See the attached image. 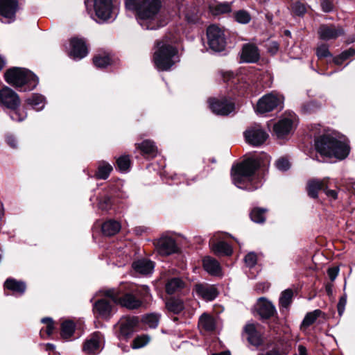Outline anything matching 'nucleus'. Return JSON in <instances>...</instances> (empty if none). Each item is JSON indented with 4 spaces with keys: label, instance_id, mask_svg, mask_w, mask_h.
I'll return each instance as SVG.
<instances>
[{
    "label": "nucleus",
    "instance_id": "f257e3e1",
    "mask_svg": "<svg viewBox=\"0 0 355 355\" xmlns=\"http://www.w3.org/2000/svg\"><path fill=\"white\" fill-rule=\"evenodd\" d=\"M162 7L160 0H126L125 8L136 12L137 20L145 29L154 30L162 25L157 16Z\"/></svg>",
    "mask_w": 355,
    "mask_h": 355
},
{
    "label": "nucleus",
    "instance_id": "f03ea898",
    "mask_svg": "<svg viewBox=\"0 0 355 355\" xmlns=\"http://www.w3.org/2000/svg\"><path fill=\"white\" fill-rule=\"evenodd\" d=\"M99 293L102 296L110 297L114 304L128 309H137L142 304L137 296V290L131 284L123 285L117 288L102 290Z\"/></svg>",
    "mask_w": 355,
    "mask_h": 355
},
{
    "label": "nucleus",
    "instance_id": "7ed1b4c3",
    "mask_svg": "<svg viewBox=\"0 0 355 355\" xmlns=\"http://www.w3.org/2000/svg\"><path fill=\"white\" fill-rule=\"evenodd\" d=\"M316 150L324 157L345 159L349 153L348 144L336 139L331 135H324L315 140Z\"/></svg>",
    "mask_w": 355,
    "mask_h": 355
},
{
    "label": "nucleus",
    "instance_id": "20e7f679",
    "mask_svg": "<svg viewBox=\"0 0 355 355\" xmlns=\"http://www.w3.org/2000/svg\"><path fill=\"white\" fill-rule=\"evenodd\" d=\"M259 167L257 159L249 158L232 168V178L234 184L240 189H248L245 184L252 180L255 171Z\"/></svg>",
    "mask_w": 355,
    "mask_h": 355
},
{
    "label": "nucleus",
    "instance_id": "39448f33",
    "mask_svg": "<svg viewBox=\"0 0 355 355\" xmlns=\"http://www.w3.org/2000/svg\"><path fill=\"white\" fill-rule=\"evenodd\" d=\"M5 78L9 84L17 87L27 85L28 90L33 89L38 83V78L24 68L13 67L8 69L5 73Z\"/></svg>",
    "mask_w": 355,
    "mask_h": 355
},
{
    "label": "nucleus",
    "instance_id": "423d86ee",
    "mask_svg": "<svg viewBox=\"0 0 355 355\" xmlns=\"http://www.w3.org/2000/svg\"><path fill=\"white\" fill-rule=\"evenodd\" d=\"M177 51L169 44L157 43V49L153 56L155 67L161 71L168 70L177 62Z\"/></svg>",
    "mask_w": 355,
    "mask_h": 355
},
{
    "label": "nucleus",
    "instance_id": "0eeeda50",
    "mask_svg": "<svg viewBox=\"0 0 355 355\" xmlns=\"http://www.w3.org/2000/svg\"><path fill=\"white\" fill-rule=\"evenodd\" d=\"M0 103L12 110L10 114L12 121H21L26 118V112L15 110L20 105V99L19 96L10 88L5 87L0 90Z\"/></svg>",
    "mask_w": 355,
    "mask_h": 355
},
{
    "label": "nucleus",
    "instance_id": "6e6552de",
    "mask_svg": "<svg viewBox=\"0 0 355 355\" xmlns=\"http://www.w3.org/2000/svg\"><path fill=\"white\" fill-rule=\"evenodd\" d=\"M85 3L88 12L93 8L96 21L104 22L112 18V0H86Z\"/></svg>",
    "mask_w": 355,
    "mask_h": 355
},
{
    "label": "nucleus",
    "instance_id": "1a4fd4ad",
    "mask_svg": "<svg viewBox=\"0 0 355 355\" xmlns=\"http://www.w3.org/2000/svg\"><path fill=\"white\" fill-rule=\"evenodd\" d=\"M209 47L215 51H223L226 45L224 31L216 25H211L207 30Z\"/></svg>",
    "mask_w": 355,
    "mask_h": 355
},
{
    "label": "nucleus",
    "instance_id": "9d476101",
    "mask_svg": "<svg viewBox=\"0 0 355 355\" xmlns=\"http://www.w3.org/2000/svg\"><path fill=\"white\" fill-rule=\"evenodd\" d=\"M245 141L252 146L262 145L268 139V133L259 124L248 127L243 132Z\"/></svg>",
    "mask_w": 355,
    "mask_h": 355
},
{
    "label": "nucleus",
    "instance_id": "9b49d317",
    "mask_svg": "<svg viewBox=\"0 0 355 355\" xmlns=\"http://www.w3.org/2000/svg\"><path fill=\"white\" fill-rule=\"evenodd\" d=\"M283 97L274 93H269L262 96L257 102L256 112L264 114L272 111L281 105Z\"/></svg>",
    "mask_w": 355,
    "mask_h": 355
},
{
    "label": "nucleus",
    "instance_id": "f8f14e48",
    "mask_svg": "<svg viewBox=\"0 0 355 355\" xmlns=\"http://www.w3.org/2000/svg\"><path fill=\"white\" fill-rule=\"evenodd\" d=\"M93 311L98 318L109 319L114 313L115 309L108 300L101 298L94 303Z\"/></svg>",
    "mask_w": 355,
    "mask_h": 355
},
{
    "label": "nucleus",
    "instance_id": "ddd939ff",
    "mask_svg": "<svg viewBox=\"0 0 355 355\" xmlns=\"http://www.w3.org/2000/svg\"><path fill=\"white\" fill-rule=\"evenodd\" d=\"M295 119V114L289 112L275 124L273 129L277 137H284L291 131Z\"/></svg>",
    "mask_w": 355,
    "mask_h": 355
},
{
    "label": "nucleus",
    "instance_id": "4468645a",
    "mask_svg": "<svg viewBox=\"0 0 355 355\" xmlns=\"http://www.w3.org/2000/svg\"><path fill=\"white\" fill-rule=\"evenodd\" d=\"M158 253L163 256H168L178 251V246L175 240L169 236H163L154 243Z\"/></svg>",
    "mask_w": 355,
    "mask_h": 355
},
{
    "label": "nucleus",
    "instance_id": "2eb2a0df",
    "mask_svg": "<svg viewBox=\"0 0 355 355\" xmlns=\"http://www.w3.org/2000/svg\"><path fill=\"white\" fill-rule=\"evenodd\" d=\"M255 309L261 318L268 319L277 314L275 306L265 297H260L255 305Z\"/></svg>",
    "mask_w": 355,
    "mask_h": 355
},
{
    "label": "nucleus",
    "instance_id": "dca6fc26",
    "mask_svg": "<svg viewBox=\"0 0 355 355\" xmlns=\"http://www.w3.org/2000/svg\"><path fill=\"white\" fill-rule=\"evenodd\" d=\"M70 46L69 56L74 60H80L88 53L87 47L82 39L72 38L70 41Z\"/></svg>",
    "mask_w": 355,
    "mask_h": 355
},
{
    "label": "nucleus",
    "instance_id": "f3484780",
    "mask_svg": "<svg viewBox=\"0 0 355 355\" xmlns=\"http://www.w3.org/2000/svg\"><path fill=\"white\" fill-rule=\"evenodd\" d=\"M209 103L212 112L219 115H227L234 109V104L227 99H209Z\"/></svg>",
    "mask_w": 355,
    "mask_h": 355
},
{
    "label": "nucleus",
    "instance_id": "a211bd4d",
    "mask_svg": "<svg viewBox=\"0 0 355 355\" xmlns=\"http://www.w3.org/2000/svg\"><path fill=\"white\" fill-rule=\"evenodd\" d=\"M20 1L0 0V17L9 20L12 19L19 8Z\"/></svg>",
    "mask_w": 355,
    "mask_h": 355
},
{
    "label": "nucleus",
    "instance_id": "6ab92c4d",
    "mask_svg": "<svg viewBox=\"0 0 355 355\" xmlns=\"http://www.w3.org/2000/svg\"><path fill=\"white\" fill-rule=\"evenodd\" d=\"M343 33V29L340 26L333 24L321 25L318 30L320 37L324 40L336 39Z\"/></svg>",
    "mask_w": 355,
    "mask_h": 355
},
{
    "label": "nucleus",
    "instance_id": "aec40b11",
    "mask_svg": "<svg viewBox=\"0 0 355 355\" xmlns=\"http://www.w3.org/2000/svg\"><path fill=\"white\" fill-rule=\"evenodd\" d=\"M194 291L199 297L206 301H212L218 295L217 289L213 285L196 284Z\"/></svg>",
    "mask_w": 355,
    "mask_h": 355
},
{
    "label": "nucleus",
    "instance_id": "412c9836",
    "mask_svg": "<svg viewBox=\"0 0 355 355\" xmlns=\"http://www.w3.org/2000/svg\"><path fill=\"white\" fill-rule=\"evenodd\" d=\"M61 330L62 333H74L85 331L86 329L82 320H65L61 323Z\"/></svg>",
    "mask_w": 355,
    "mask_h": 355
},
{
    "label": "nucleus",
    "instance_id": "4be33fe9",
    "mask_svg": "<svg viewBox=\"0 0 355 355\" xmlns=\"http://www.w3.org/2000/svg\"><path fill=\"white\" fill-rule=\"evenodd\" d=\"M259 58L257 47L251 44H245L243 47L241 59L246 62H255Z\"/></svg>",
    "mask_w": 355,
    "mask_h": 355
},
{
    "label": "nucleus",
    "instance_id": "5701e85b",
    "mask_svg": "<svg viewBox=\"0 0 355 355\" xmlns=\"http://www.w3.org/2000/svg\"><path fill=\"white\" fill-rule=\"evenodd\" d=\"M101 348V337L98 334H94L90 338L87 340L83 345V351L87 354H94L100 352Z\"/></svg>",
    "mask_w": 355,
    "mask_h": 355
},
{
    "label": "nucleus",
    "instance_id": "b1692460",
    "mask_svg": "<svg viewBox=\"0 0 355 355\" xmlns=\"http://www.w3.org/2000/svg\"><path fill=\"white\" fill-rule=\"evenodd\" d=\"M329 182V178H325L322 180H311L307 183L308 194L311 198H317L318 191L324 189L326 184Z\"/></svg>",
    "mask_w": 355,
    "mask_h": 355
},
{
    "label": "nucleus",
    "instance_id": "393cba45",
    "mask_svg": "<svg viewBox=\"0 0 355 355\" xmlns=\"http://www.w3.org/2000/svg\"><path fill=\"white\" fill-rule=\"evenodd\" d=\"M217 323L214 318L209 314L204 313L198 320V327L205 331H214L216 330Z\"/></svg>",
    "mask_w": 355,
    "mask_h": 355
},
{
    "label": "nucleus",
    "instance_id": "a878e982",
    "mask_svg": "<svg viewBox=\"0 0 355 355\" xmlns=\"http://www.w3.org/2000/svg\"><path fill=\"white\" fill-rule=\"evenodd\" d=\"M154 263L148 259H139L132 263L133 269L138 273L141 275H148L151 273L154 269Z\"/></svg>",
    "mask_w": 355,
    "mask_h": 355
},
{
    "label": "nucleus",
    "instance_id": "bb28decb",
    "mask_svg": "<svg viewBox=\"0 0 355 355\" xmlns=\"http://www.w3.org/2000/svg\"><path fill=\"white\" fill-rule=\"evenodd\" d=\"M138 324V318L135 317L122 318L118 322L120 333H130Z\"/></svg>",
    "mask_w": 355,
    "mask_h": 355
},
{
    "label": "nucleus",
    "instance_id": "cd10ccee",
    "mask_svg": "<svg viewBox=\"0 0 355 355\" xmlns=\"http://www.w3.org/2000/svg\"><path fill=\"white\" fill-rule=\"evenodd\" d=\"M121 224L114 220H109L102 225V232L105 236H113L121 230Z\"/></svg>",
    "mask_w": 355,
    "mask_h": 355
},
{
    "label": "nucleus",
    "instance_id": "c85d7f7f",
    "mask_svg": "<svg viewBox=\"0 0 355 355\" xmlns=\"http://www.w3.org/2000/svg\"><path fill=\"white\" fill-rule=\"evenodd\" d=\"M203 266L205 270L211 275H218L220 273L219 263L210 257H207L203 259Z\"/></svg>",
    "mask_w": 355,
    "mask_h": 355
},
{
    "label": "nucleus",
    "instance_id": "c756f323",
    "mask_svg": "<svg viewBox=\"0 0 355 355\" xmlns=\"http://www.w3.org/2000/svg\"><path fill=\"white\" fill-rule=\"evenodd\" d=\"M4 286L7 289L19 294H23L26 290V284L24 282L17 281L12 278H9L5 282Z\"/></svg>",
    "mask_w": 355,
    "mask_h": 355
},
{
    "label": "nucleus",
    "instance_id": "7c9ffc66",
    "mask_svg": "<svg viewBox=\"0 0 355 355\" xmlns=\"http://www.w3.org/2000/svg\"><path fill=\"white\" fill-rule=\"evenodd\" d=\"M249 345H251L255 348H258L260 346L265 345H268L266 338L264 334H245Z\"/></svg>",
    "mask_w": 355,
    "mask_h": 355
},
{
    "label": "nucleus",
    "instance_id": "2f4dec72",
    "mask_svg": "<svg viewBox=\"0 0 355 355\" xmlns=\"http://www.w3.org/2000/svg\"><path fill=\"white\" fill-rule=\"evenodd\" d=\"M28 105H31L37 111L42 110L45 105V99L44 96L38 94H33L31 97L26 99Z\"/></svg>",
    "mask_w": 355,
    "mask_h": 355
},
{
    "label": "nucleus",
    "instance_id": "473e14b6",
    "mask_svg": "<svg viewBox=\"0 0 355 355\" xmlns=\"http://www.w3.org/2000/svg\"><path fill=\"white\" fill-rule=\"evenodd\" d=\"M322 312L319 309H316V310H314L313 311L308 313L305 315V317L301 324V330L305 331L307 327H309L310 325H311L312 324H313L315 322V321L316 320V319L318 318H319L320 315H322Z\"/></svg>",
    "mask_w": 355,
    "mask_h": 355
},
{
    "label": "nucleus",
    "instance_id": "72a5a7b5",
    "mask_svg": "<svg viewBox=\"0 0 355 355\" xmlns=\"http://www.w3.org/2000/svg\"><path fill=\"white\" fill-rule=\"evenodd\" d=\"M184 286V283L180 278H173L166 284V291L168 294H173L180 291Z\"/></svg>",
    "mask_w": 355,
    "mask_h": 355
},
{
    "label": "nucleus",
    "instance_id": "f704fd0d",
    "mask_svg": "<svg viewBox=\"0 0 355 355\" xmlns=\"http://www.w3.org/2000/svg\"><path fill=\"white\" fill-rule=\"evenodd\" d=\"M138 148L145 155L150 157H155L157 154V147L155 146L154 142L150 140H145L140 144H138Z\"/></svg>",
    "mask_w": 355,
    "mask_h": 355
},
{
    "label": "nucleus",
    "instance_id": "c9c22d12",
    "mask_svg": "<svg viewBox=\"0 0 355 355\" xmlns=\"http://www.w3.org/2000/svg\"><path fill=\"white\" fill-rule=\"evenodd\" d=\"M212 250L217 255H227L232 254V250L231 247L226 243L220 241L213 245Z\"/></svg>",
    "mask_w": 355,
    "mask_h": 355
},
{
    "label": "nucleus",
    "instance_id": "e433bc0d",
    "mask_svg": "<svg viewBox=\"0 0 355 355\" xmlns=\"http://www.w3.org/2000/svg\"><path fill=\"white\" fill-rule=\"evenodd\" d=\"M112 171V166L110 164L105 162H102L99 164L98 171L96 173V177L98 179L105 180L108 178Z\"/></svg>",
    "mask_w": 355,
    "mask_h": 355
},
{
    "label": "nucleus",
    "instance_id": "4c0bfd02",
    "mask_svg": "<svg viewBox=\"0 0 355 355\" xmlns=\"http://www.w3.org/2000/svg\"><path fill=\"white\" fill-rule=\"evenodd\" d=\"M166 306L169 311L174 313H179L184 309L182 301L175 298L169 299L166 303Z\"/></svg>",
    "mask_w": 355,
    "mask_h": 355
},
{
    "label": "nucleus",
    "instance_id": "58836bf2",
    "mask_svg": "<svg viewBox=\"0 0 355 355\" xmlns=\"http://www.w3.org/2000/svg\"><path fill=\"white\" fill-rule=\"evenodd\" d=\"M150 340L147 334L137 335L132 340L131 347L132 349H139L146 346Z\"/></svg>",
    "mask_w": 355,
    "mask_h": 355
},
{
    "label": "nucleus",
    "instance_id": "ea45409f",
    "mask_svg": "<svg viewBox=\"0 0 355 355\" xmlns=\"http://www.w3.org/2000/svg\"><path fill=\"white\" fill-rule=\"evenodd\" d=\"M159 321V315L157 313H149L143 316V323L150 328H155Z\"/></svg>",
    "mask_w": 355,
    "mask_h": 355
},
{
    "label": "nucleus",
    "instance_id": "a19ab883",
    "mask_svg": "<svg viewBox=\"0 0 355 355\" xmlns=\"http://www.w3.org/2000/svg\"><path fill=\"white\" fill-rule=\"evenodd\" d=\"M234 17L236 21L242 24H248L251 20L250 14L245 10H239L235 12Z\"/></svg>",
    "mask_w": 355,
    "mask_h": 355
},
{
    "label": "nucleus",
    "instance_id": "79ce46f5",
    "mask_svg": "<svg viewBox=\"0 0 355 355\" xmlns=\"http://www.w3.org/2000/svg\"><path fill=\"white\" fill-rule=\"evenodd\" d=\"M266 211V209H260V208H254L252 210L250 213V218L252 221L261 223L265 221V216L264 213Z\"/></svg>",
    "mask_w": 355,
    "mask_h": 355
},
{
    "label": "nucleus",
    "instance_id": "37998d69",
    "mask_svg": "<svg viewBox=\"0 0 355 355\" xmlns=\"http://www.w3.org/2000/svg\"><path fill=\"white\" fill-rule=\"evenodd\" d=\"M93 62L96 67L104 68L110 64V58L107 55H96Z\"/></svg>",
    "mask_w": 355,
    "mask_h": 355
},
{
    "label": "nucleus",
    "instance_id": "c03bdc74",
    "mask_svg": "<svg viewBox=\"0 0 355 355\" xmlns=\"http://www.w3.org/2000/svg\"><path fill=\"white\" fill-rule=\"evenodd\" d=\"M130 166V160L128 156L123 155L116 159V166L121 172H127Z\"/></svg>",
    "mask_w": 355,
    "mask_h": 355
},
{
    "label": "nucleus",
    "instance_id": "a18cd8bd",
    "mask_svg": "<svg viewBox=\"0 0 355 355\" xmlns=\"http://www.w3.org/2000/svg\"><path fill=\"white\" fill-rule=\"evenodd\" d=\"M293 292L291 290H286L282 292L279 298V304L281 306L286 308L291 302Z\"/></svg>",
    "mask_w": 355,
    "mask_h": 355
},
{
    "label": "nucleus",
    "instance_id": "49530a36",
    "mask_svg": "<svg viewBox=\"0 0 355 355\" xmlns=\"http://www.w3.org/2000/svg\"><path fill=\"white\" fill-rule=\"evenodd\" d=\"M244 262L249 268L254 267L257 262V256L254 252H249L244 257Z\"/></svg>",
    "mask_w": 355,
    "mask_h": 355
},
{
    "label": "nucleus",
    "instance_id": "de8ad7c7",
    "mask_svg": "<svg viewBox=\"0 0 355 355\" xmlns=\"http://www.w3.org/2000/svg\"><path fill=\"white\" fill-rule=\"evenodd\" d=\"M232 10L231 3H223L216 6L214 14L219 15L223 13L230 12Z\"/></svg>",
    "mask_w": 355,
    "mask_h": 355
},
{
    "label": "nucleus",
    "instance_id": "09e8293b",
    "mask_svg": "<svg viewBox=\"0 0 355 355\" xmlns=\"http://www.w3.org/2000/svg\"><path fill=\"white\" fill-rule=\"evenodd\" d=\"M276 167L282 171H287L290 168V163L287 159L280 158L275 163Z\"/></svg>",
    "mask_w": 355,
    "mask_h": 355
},
{
    "label": "nucleus",
    "instance_id": "8fccbe9b",
    "mask_svg": "<svg viewBox=\"0 0 355 355\" xmlns=\"http://www.w3.org/2000/svg\"><path fill=\"white\" fill-rule=\"evenodd\" d=\"M346 304H347V295H346V294H344L343 296H342L340 298L339 302L337 305L339 315H342L343 313H344Z\"/></svg>",
    "mask_w": 355,
    "mask_h": 355
},
{
    "label": "nucleus",
    "instance_id": "3c124183",
    "mask_svg": "<svg viewBox=\"0 0 355 355\" xmlns=\"http://www.w3.org/2000/svg\"><path fill=\"white\" fill-rule=\"evenodd\" d=\"M293 10L297 15H302L306 12V7L301 3H295L293 6Z\"/></svg>",
    "mask_w": 355,
    "mask_h": 355
},
{
    "label": "nucleus",
    "instance_id": "603ef678",
    "mask_svg": "<svg viewBox=\"0 0 355 355\" xmlns=\"http://www.w3.org/2000/svg\"><path fill=\"white\" fill-rule=\"evenodd\" d=\"M317 55L319 58H325L330 55L328 47L325 45H321L317 49Z\"/></svg>",
    "mask_w": 355,
    "mask_h": 355
},
{
    "label": "nucleus",
    "instance_id": "864d4df0",
    "mask_svg": "<svg viewBox=\"0 0 355 355\" xmlns=\"http://www.w3.org/2000/svg\"><path fill=\"white\" fill-rule=\"evenodd\" d=\"M42 322L46 324L45 333H51L54 330V323L51 318H44L42 319Z\"/></svg>",
    "mask_w": 355,
    "mask_h": 355
},
{
    "label": "nucleus",
    "instance_id": "5fc2aeb1",
    "mask_svg": "<svg viewBox=\"0 0 355 355\" xmlns=\"http://www.w3.org/2000/svg\"><path fill=\"white\" fill-rule=\"evenodd\" d=\"M321 7L324 12H329L333 9V4L329 0H322Z\"/></svg>",
    "mask_w": 355,
    "mask_h": 355
},
{
    "label": "nucleus",
    "instance_id": "6e6d98bb",
    "mask_svg": "<svg viewBox=\"0 0 355 355\" xmlns=\"http://www.w3.org/2000/svg\"><path fill=\"white\" fill-rule=\"evenodd\" d=\"M99 208L103 210H106L110 207V198L105 197L103 200H100L98 203Z\"/></svg>",
    "mask_w": 355,
    "mask_h": 355
},
{
    "label": "nucleus",
    "instance_id": "4d7b16f0",
    "mask_svg": "<svg viewBox=\"0 0 355 355\" xmlns=\"http://www.w3.org/2000/svg\"><path fill=\"white\" fill-rule=\"evenodd\" d=\"M258 331L257 325L254 323H248L244 327V333H256Z\"/></svg>",
    "mask_w": 355,
    "mask_h": 355
},
{
    "label": "nucleus",
    "instance_id": "13d9d810",
    "mask_svg": "<svg viewBox=\"0 0 355 355\" xmlns=\"http://www.w3.org/2000/svg\"><path fill=\"white\" fill-rule=\"evenodd\" d=\"M339 269L337 267L329 268L327 272L331 281H334L338 275Z\"/></svg>",
    "mask_w": 355,
    "mask_h": 355
},
{
    "label": "nucleus",
    "instance_id": "bf43d9fd",
    "mask_svg": "<svg viewBox=\"0 0 355 355\" xmlns=\"http://www.w3.org/2000/svg\"><path fill=\"white\" fill-rule=\"evenodd\" d=\"M355 54V49H349L348 50H346L341 53L340 55L341 56V58L344 60H347L351 56H353Z\"/></svg>",
    "mask_w": 355,
    "mask_h": 355
},
{
    "label": "nucleus",
    "instance_id": "052dcab7",
    "mask_svg": "<svg viewBox=\"0 0 355 355\" xmlns=\"http://www.w3.org/2000/svg\"><path fill=\"white\" fill-rule=\"evenodd\" d=\"M324 191L326 195L334 200L337 198V192L335 190L328 189L327 184L325 185Z\"/></svg>",
    "mask_w": 355,
    "mask_h": 355
},
{
    "label": "nucleus",
    "instance_id": "680f3d73",
    "mask_svg": "<svg viewBox=\"0 0 355 355\" xmlns=\"http://www.w3.org/2000/svg\"><path fill=\"white\" fill-rule=\"evenodd\" d=\"M6 141L8 144L11 146L12 148H15L17 146V140L15 138V137L12 135H8L6 137Z\"/></svg>",
    "mask_w": 355,
    "mask_h": 355
},
{
    "label": "nucleus",
    "instance_id": "e2e57ef3",
    "mask_svg": "<svg viewBox=\"0 0 355 355\" xmlns=\"http://www.w3.org/2000/svg\"><path fill=\"white\" fill-rule=\"evenodd\" d=\"M259 355H281L279 349L276 347L272 348L271 350H269L265 353H260Z\"/></svg>",
    "mask_w": 355,
    "mask_h": 355
},
{
    "label": "nucleus",
    "instance_id": "0e129e2a",
    "mask_svg": "<svg viewBox=\"0 0 355 355\" xmlns=\"http://www.w3.org/2000/svg\"><path fill=\"white\" fill-rule=\"evenodd\" d=\"M278 44L275 42H271L270 43V51L272 53V54H275V53H277V51H278Z\"/></svg>",
    "mask_w": 355,
    "mask_h": 355
},
{
    "label": "nucleus",
    "instance_id": "69168bd1",
    "mask_svg": "<svg viewBox=\"0 0 355 355\" xmlns=\"http://www.w3.org/2000/svg\"><path fill=\"white\" fill-rule=\"evenodd\" d=\"M298 352L300 355H307V351L304 346L299 345L298 347Z\"/></svg>",
    "mask_w": 355,
    "mask_h": 355
},
{
    "label": "nucleus",
    "instance_id": "338daca9",
    "mask_svg": "<svg viewBox=\"0 0 355 355\" xmlns=\"http://www.w3.org/2000/svg\"><path fill=\"white\" fill-rule=\"evenodd\" d=\"M334 62L336 64L340 65L345 61L341 58V56L339 55L338 57L334 58Z\"/></svg>",
    "mask_w": 355,
    "mask_h": 355
},
{
    "label": "nucleus",
    "instance_id": "774afa93",
    "mask_svg": "<svg viewBox=\"0 0 355 355\" xmlns=\"http://www.w3.org/2000/svg\"><path fill=\"white\" fill-rule=\"evenodd\" d=\"M73 334H61L62 339L64 341H69L71 340V336Z\"/></svg>",
    "mask_w": 355,
    "mask_h": 355
}]
</instances>
